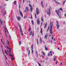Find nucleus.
<instances>
[{"mask_svg":"<svg viewBox=\"0 0 66 66\" xmlns=\"http://www.w3.org/2000/svg\"><path fill=\"white\" fill-rule=\"evenodd\" d=\"M6 4H5L4 5V6H6Z\"/></svg>","mask_w":66,"mask_h":66,"instance_id":"58","label":"nucleus"},{"mask_svg":"<svg viewBox=\"0 0 66 66\" xmlns=\"http://www.w3.org/2000/svg\"><path fill=\"white\" fill-rule=\"evenodd\" d=\"M45 49L46 50H48V48H47V47L46 45H45Z\"/></svg>","mask_w":66,"mask_h":66,"instance_id":"20","label":"nucleus"},{"mask_svg":"<svg viewBox=\"0 0 66 66\" xmlns=\"http://www.w3.org/2000/svg\"><path fill=\"white\" fill-rule=\"evenodd\" d=\"M42 42H43L44 44H45V42L44 41H42Z\"/></svg>","mask_w":66,"mask_h":66,"instance_id":"49","label":"nucleus"},{"mask_svg":"<svg viewBox=\"0 0 66 66\" xmlns=\"http://www.w3.org/2000/svg\"><path fill=\"white\" fill-rule=\"evenodd\" d=\"M18 24L20 28V32L21 33V35L22 36H23V32H22V29L21 28V26L20 24L18 23Z\"/></svg>","mask_w":66,"mask_h":66,"instance_id":"2","label":"nucleus"},{"mask_svg":"<svg viewBox=\"0 0 66 66\" xmlns=\"http://www.w3.org/2000/svg\"><path fill=\"white\" fill-rule=\"evenodd\" d=\"M1 48H2V51H3V54L4 55V52H3V48H2V46H1Z\"/></svg>","mask_w":66,"mask_h":66,"instance_id":"23","label":"nucleus"},{"mask_svg":"<svg viewBox=\"0 0 66 66\" xmlns=\"http://www.w3.org/2000/svg\"><path fill=\"white\" fill-rule=\"evenodd\" d=\"M62 64H63V63H61V65H62Z\"/></svg>","mask_w":66,"mask_h":66,"instance_id":"60","label":"nucleus"},{"mask_svg":"<svg viewBox=\"0 0 66 66\" xmlns=\"http://www.w3.org/2000/svg\"><path fill=\"white\" fill-rule=\"evenodd\" d=\"M41 5H43V1H42L41 2Z\"/></svg>","mask_w":66,"mask_h":66,"instance_id":"36","label":"nucleus"},{"mask_svg":"<svg viewBox=\"0 0 66 66\" xmlns=\"http://www.w3.org/2000/svg\"><path fill=\"white\" fill-rule=\"evenodd\" d=\"M24 19H25V18H27V16L26 15V16H24Z\"/></svg>","mask_w":66,"mask_h":66,"instance_id":"42","label":"nucleus"},{"mask_svg":"<svg viewBox=\"0 0 66 66\" xmlns=\"http://www.w3.org/2000/svg\"><path fill=\"white\" fill-rule=\"evenodd\" d=\"M55 12L58 15L59 18L60 19H61V18H62V17L61 16H60V14L61 13V12H60V10H59V9H58V10H55Z\"/></svg>","mask_w":66,"mask_h":66,"instance_id":"3","label":"nucleus"},{"mask_svg":"<svg viewBox=\"0 0 66 66\" xmlns=\"http://www.w3.org/2000/svg\"><path fill=\"white\" fill-rule=\"evenodd\" d=\"M48 56H50V52H49L48 54Z\"/></svg>","mask_w":66,"mask_h":66,"instance_id":"41","label":"nucleus"},{"mask_svg":"<svg viewBox=\"0 0 66 66\" xmlns=\"http://www.w3.org/2000/svg\"><path fill=\"white\" fill-rule=\"evenodd\" d=\"M40 33L42 34V35H43V30H42V28H41V30L40 31Z\"/></svg>","mask_w":66,"mask_h":66,"instance_id":"18","label":"nucleus"},{"mask_svg":"<svg viewBox=\"0 0 66 66\" xmlns=\"http://www.w3.org/2000/svg\"><path fill=\"white\" fill-rule=\"evenodd\" d=\"M37 45H38V40L37 39Z\"/></svg>","mask_w":66,"mask_h":66,"instance_id":"46","label":"nucleus"},{"mask_svg":"<svg viewBox=\"0 0 66 66\" xmlns=\"http://www.w3.org/2000/svg\"><path fill=\"white\" fill-rule=\"evenodd\" d=\"M26 10L27 12H28L29 11V10L28 9V8L27 7H26V9L25 10V13H26Z\"/></svg>","mask_w":66,"mask_h":66,"instance_id":"13","label":"nucleus"},{"mask_svg":"<svg viewBox=\"0 0 66 66\" xmlns=\"http://www.w3.org/2000/svg\"><path fill=\"white\" fill-rule=\"evenodd\" d=\"M40 41L41 43L42 42V38L40 37Z\"/></svg>","mask_w":66,"mask_h":66,"instance_id":"40","label":"nucleus"},{"mask_svg":"<svg viewBox=\"0 0 66 66\" xmlns=\"http://www.w3.org/2000/svg\"><path fill=\"white\" fill-rule=\"evenodd\" d=\"M52 29L50 28V33L51 34H53V32H52Z\"/></svg>","mask_w":66,"mask_h":66,"instance_id":"10","label":"nucleus"},{"mask_svg":"<svg viewBox=\"0 0 66 66\" xmlns=\"http://www.w3.org/2000/svg\"><path fill=\"white\" fill-rule=\"evenodd\" d=\"M47 22H46L45 23V25L44 27V29H46V26H47Z\"/></svg>","mask_w":66,"mask_h":66,"instance_id":"21","label":"nucleus"},{"mask_svg":"<svg viewBox=\"0 0 66 66\" xmlns=\"http://www.w3.org/2000/svg\"><path fill=\"white\" fill-rule=\"evenodd\" d=\"M38 8H36V12L37 14V15H39V11H38Z\"/></svg>","mask_w":66,"mask_h":66,"instance_id":"9","label":"nucleus"},{"mask_svg":"<svg viewBox=\"0 0 66 66\" xmlns=\"http://www.w3.org/2000/svg\"><path fill=\"white\" fill-rule=\"evenodd\" d=\"M56 56H55V58L54 59V61H55V60H56Z\"/></svg>","mask_w":66,"mask_h":66,"instance_id":"28","label":"nucleus"},{"mask_svg":"<svg viewBox=\"0 0 66 66\" xmlns=\"http://www.w3.org/2000/svg\"><path fill=\"white\" fill-rule=\"evenodd\" d=\"M6 47L7 48L6 49L7 52H8V53H9V52L10 53V54H9V55L10 57H11V59L12 61L14 60V58L13 57V55L11 54V48H9L8 46H6Z\"/></svg>","mask_w":66,"mask_h":66,"instance_id":"1","label":"nucleus"},{"mask_svg":"<svg viewBox=\"0 0 66 66\" xmlns=\"http://www.w3.org/2000/svg\"><path fill=\"white\" fill-rule=\"evenodd\" d=\"M0 22H1L2 25L3 23V21H2L1 19H0Z\"/></svg>","mask_w":66,"mask_h":66,"instance_id":"19","label":"nucleus"},{"mask_svg":"<svg viewBox=\"0 0 66 66\" xmlns=\"http://www.w3.org/2000/svg\"><path fill=\"white\" fill-rule=\"evenodd\" d=\"M31 22L33 25H34V22H33V20H32Z\"/></svg>","mask_w":66,"mask_h":66,"instance_id":"30","label":"nucleus"},{"mask_svg":"<svg viewBox=\"0 0 66 66\" xmlns=\"http://www.w3.org/2000/svg\"><path fill=\"white\" fill-rule=\"evenodd\" d=\"M32 36H34V31H33Z\"/></svg>","mask_w":66,"mask_h":66,"instance_id":"47","label":"nucleus"},{"mask_svg":"<svg viewBox=\"0 0 66 66\" xmlns=\"http://www.w3.org/2000/svg\"><path fill=\"white\" fill-rule=\"evenodd\" d=\"M29 5L30 7H31L30 8L31 12H32V6L31 5V4H29Z\"/></svg>","mask_w":66,"mask_h":66,"instance_id":"15","label":"nucleus"},{"mask_svg":"<svg viewBox=\"0 0 66 66\" xmlns=\"http://www.w3.org/2000/svg\"><path fill=\"white\" fill-rule=\"evenodd\" d=\"M19 11L20 13V15L22 17H23V14H22V12H21V11H20V9H19Z\"/></svg>","mask_w":66,"mask_h":66,"instance_id":"7","label":"nucleus"},{"mask_svg":"<svg viewBox=\"0 0 66 66\" xmlns=\"http://www.w3.org/2000/svg\"><path fill=\"white\" fill-rule=\"evenodd\" d=\"M26 48H27L26 50H28L29 49V47H27Z\"/></svg>","mask_w":66,"mask_h":66,"instance_id":"44","label":"nucleus"},{"mask_svg":"<svg viewBox=\"0 0 66 66\" xmlns=\"http://www.w3.org/2000/svg\"><path fill=\"white\" fill-rule=\"evenodd\" d=\"M60 11H63V9H62V8H60Z\"/></svg>","mask_w":66,"mask_h":66,"instance_id":"33","label":"nucleus"},{"mask_svg":"<svg viewBox=\"0 0 66 66\" xmlns=\"http://www.w3.org/2000/svg\"><path fill=\"white\" fill-rule=\"evenodd\" d=\"M42 62H43V63H44V62H45V61H42Z\"/></svg>","mask_w":66,"mask_h":66,"instance_id":"63","label":"nucleus"},{"mask_svg":"<svg viewBox=\"0 0 66 66\" xmlns=\"http://www.w3.org/2000/svg\"><path fill=\"white\" fill-rule=\"evenodd\" d=\"M56 4H60L61 5V4H60V3H59V2H55Z\"/></svg>","mask_w":66,"mask_h":66,"instance_id":"27","label":"nucleus"},{"mask_svg":"<svg viewBox=\"0 0 66 66\" xmlns=\"http://www.w3.org/2000/svg\"><path fill=\"white\" fill-rule=\"evenodd\" d=\"M28 2H29V3H31V1H28Z\"/></svg>","mask_w":66,"mask_h":66,"instance_id":"59","label":"nucleus"},{"mask_svg":"<svg viewBox=\"0 0 66 66\" xmlns=\"http://www.w3.org/2000/svg\"><path fill=\"white\" fill-rule=\"evenodd\" d=\"M35 18H36V14H35Z\"/></svg>","mask_w":66,"mask_h":66,"instance_id":"52","label":"nucleus"},{"mask_svg":"<svg viewBox=\"0 0 66 66\" xmlns=\"http://www.w3.org/2000/svg\"><path fill=\"white\" fill-rule=\"evenodd\" d=\"M53 22H50V29H52V28H53Z\"/></svg>","mask_w":66,"mask_h":66,"instance_id":"6","label":"nucleus"},{"mask_svg":"<svg viewBox=\"0 0 66 66\" xmlns=\"http://www.w3.org/2000/svg\"><path fill=\"white\" fill-rule=\"evenodd\" d=\"M5 57L6 60H7V58L6 57V55H5Z\"/></svg>","mask_w":66,"mask_h":66,"instance_id":"57","label":"nucleus"},{"mask_svg":"<svg viewBox=\"0 0 66 66\" xmlns=\"http://www.w3.org/2000/svg\"><path fill=\"white\" fill-rule=\"evenodd\" d=\"M41 20L42 21H44V20L43 19V17H41Z\"/></svg>","mask_w":66,"mask_h":66,"instance_id":"34","label":"nucleus"},{"mask_svg":"<svg viewBox=\"0 0 66 66\" xmlns=\"http://www.w3.org/2000/svg\"><path fill=\"white\" fill-rule=\"evenodd\" d=\"M37 22L38 25H39L40 24V20L39 19H37Z\"/></svg>","mask_w":66,"mask_h":66,"instance_id":"8","label":"nucleus"},{"mask_svg":"<svg viewBox=\"0 0 66 66\" xmlns=\"http://www.w3.org/2000/svg\"><path fill=\"white\" fill-rule=\"evenodd\" d=\"M64 16L65 17V18H66V14H65L64 15Z\"/></svg>","mask_w":66,"mask_h":66,"instance_id":"56","label":"nucleus"},{"mask_svg":"<svg viewBox=\"0 0 66 66\" xmlns=\"http://www.w3.org/2000/svg\"><path fill=\"white\" fill-rule=\"evenodd\" d=\"M31 31V27L30 26H29V31L30 32Z\"/></svg>","mask_w":66,"mask_h":66,"instance_id":"35","label":"nucleus"},{"mask_svg":"<svg viewBox=\"0 0 66 66\" xmlns=\"http://www.w3.org/2000/svg\"><path fill=\"white\" fill-rule=\"evenodd\" d=\"M57 24H56V26L57 27V29H59V27H60V25L59 24V22L57 21H56Z\"/></svg>","mask_w":66,"mask_h":66,"instance_id":"5","label":"nucleus"},{"mask_svg":"<svg viewBox=\"0 0 66 66\" xmlns=\"http://www.w3.org/2000/svg\"><path fill=\"white\" fill-rule=\"evenodd\" d=\"M32 34V31H31L30 32V34H29V35L30 36H31Z\"/></svg>","mask_w":66,"mask_h":66,"instance_id":"22","label":"nucleus"},{"mask_svg":"<svg viewBox=\"0 0 66 66\" xmlns=\"http://www.w3.org/2000/svg\"><path fill=\"white\" fill-rule=\"evenodd\" d=\"M4 29H5V33L6 32V26H5L4 27Z\"/></svg>","mask_w":66,"mask_h":66,"instance_id":"24","label":"nucleus"},{"mask_svg":"<svg viewBox=\"0 0 66 66\" xmlns=\"http://www.w3.org/2000/svg\"><path fill=\"white\" fill-rule=\"evenodd\" d=\"M33 44H32V45H31V50H32V53H33Z\"/></svg>","mask_w":66,"mask_h":66,"instance_id":"14","label":"nucleus"},{"mask_svg":"<svg viewBox=\"0 0 66 66\" xmlns=\"http://www.w3.org/2000/svg\"><path fill=\"white\" fill-rule=\"evenodd\" d=\"M54 41H55V39H54Z\"/></svg>","mask_w":66,"mask_h":66,"instance_id":"64","label":"nucleus"},{"mask_svg":"<svg viewBox=\"0 0 66 66\" xmlns=\"http://www.w3.org/2000/svg\"><path fill=\"white\" fill-rule=\"evenodd\" d=\"M21 41H20L19 42V45H21Z\"/></svg>","mask_w":66,"mask_h":66,"instance_id":"38","label":"nucleus"},{"mask_svg":"<svg viewBox=\"0 0 66 66\" xmlns=\"http://www.w3.org/2000/svg\"><path fill=\"white\" fill-rule=\"evenodd\" d=\"M16 16L18 20V21H20V17L19 16H17V15H16Z\"/></svg>","mask_w":66,"mask_h":66,"instance_id":"16","label":"nucleus"},{"mask_svg":"<svg viewBox=\"0 0 66 66\" xmlns=\"http://www.w3.org/2000/svg\"><path fill=\"white\" fill-rule=\"evenodd\" d=\"M2 7V6H0V9H1Z\"/></svg>","mask_w":66,"mask_h":66,"instance_id":"54","label":"nucleus"},{"mask_svg":"<svg viewBox=\"0 0 66 66\" xmlns=\"http://www.w3.org/2000/svg\"><path fill=\"white\" fill-rule=\"evenodd\" d=\"M50 53L51 56H52V51H50Z\"/></svg>","mask_w":66,"mask_h":66,"instance_id":"32","label":"nucleus"},{"mask_svg":"<svg viewBox=\"0 0 66 66\" xmlns=\"http://www.w3.org/2000/svg\"><path fill=\"white\" fill-rule=\"evenodd\" d=\"M48 34L47 33V34H46L44 37L46 39L47 38V36H48Z\"/></svg>","mask_w":66,"mask_h":66,"instance_id":"17","label":"nucleus"},{"mask_svg":"<svg viewBox=\"0 0 66 66\" xmlns=\"http://www.w3.org/2000/svg\"><path fill=\"white\" fill-rule=\"evenodd\" d=\"M1 41L2 43V44H3V41H2V39H1Z\"/></svg>","mask_w":66,"mask_h":66,"instance_id":"50","label":"nucleus"},{"mask_svg":"<svg viewBox=\"0 0 66 66\" xmlns=\"http://www.w3.org/2000/svg\"><path fill=\"white\" fill-rule=\"evenodd\" d=\"M16 2L17 1H15L14 2V5H16Z\"/></svg>","mask_w":66,"mask_h":66,"instance_id":"25","label":"nucleus"},{"mask_svg":"<svg viewBox=\"0 0 66 66\" xmlns=\"http://www.w3.org/2000/svg\"><path fill=\"white\" fill-rule=\"evenodd\" d=\"M31 19H32V14H31Z\"/></svg>","mask_w":66,"mask_h":66,"instance_id":"53","label":"nucleus"},{"mask_svg":"<svg viewBox=\"0 0 66 66\" xmlns=\"http://www.w3.org/2000/svg\"><path fill=\"white\" fill-rule=\"evenodd\" d=\"M52 39H53V37L52 36Z\"/></svg>","mask_w":66,"mask_h":66,"instance_id":"61","label":"nucleus"},{"mask_svg":"<svg viewBox=\"0 0 66 66\" xmlns=\"http://www.w3.org/2000/svg\"><path fill=\"white\" fill-rule=\"evenodd\" d=\"M5 53L6 54H7V55H8V54H7V52H6V50H5Z\"/></svg>","mask_w":66,"mask_h":66,"instance_id":"31","label":"nucleus"},{"mask_svg":"<svg viewBox=\"0 0 66 66\" xmlns=\"http://www.w3.org/2000/svg\"><path fill=\"white\" fill-rule=\"evenodd\" d=\"M6 44L9 47H10V45L9 44V42L8 41V40H7Z\"/></svg>","mask_w":66,"mask_h":66,"instance_id":"12","label":"nucleus"},{"mask_svg":"<svg viewBox=\"0 0 66 66\" xmlns=\"http://www.w3.org/2000/svg\"><path fill=\"white\" fill-rule=\"evenodd\" d=\"M38 64L39 66H41V65H40V64L38 62Z\"/></svg>","mask_w":66,"mask_h":66,"instance_id":"37","label":"nucleus"},{"mask_svg":"<svg viewBox=\"0 0 66 66\" xmlns=\"http://www.w3.org/2000/svg\"><path fill=\"white\" fill-rule=\"evenodd\" d=\"M49 29V27H48V28L47 29V32H48Z\"/></svg>","mask_w":66,"mask_h":66,"instance_id":"39","label":"nucleus"},{"mask_svg":"<svg viewBox=\"0 0 66 66\" xmlns=\"http://www.w3.org/2000/svg\"><path fill=\"white\" fill-rule=\"evenodd\" d=\"M4 13L5 14H5H6V11H5L4 12Z\"/></svg>","mask_w":66,"mask_h":66,"instance_id":"51","label":"nucleus"},{"mask_svg":"<svg viewBox=\"0 0 66 66\" xmlns=\"http://www.w3.org/2000/svg\"><path fill=\"white\" fill-rule=\"evenodd\" d=\"M27 52H28V55H30V50H26Z\"/></svg>","mask_w":66,"mask_h":66,"instance_id":"11","label":"nucleus"},{"mask_svg":"<svg viewBox=\"0 0 66 66\" xmlns=\"http://www.w3.org/2000/svg\"><path fill=\"white\" fill-rule=\"evenodd\" d=\"M51 35H49V37H50V36H51Z\"/></svg>","mask_w":66,"mask_h":66,"instance_id":"62","label":"nucleus"},{"mask_svg":"<svg viewBox=\"0 0 66 66\" xmlns=\"http://www.w3.org/2000/svg\"><path fill=\"white\" fill-rule=\"evenodd\" d=\"M65 2H66V0H65V1H64L63 3V5H64L65 4Z\"/></svg>","mask_w":66,"mask_h":66,"instance_id":"29","label":"nucleus"},{"mask_svg":"<svg viewBox=\"0 0 66 66\" xmlns=\"http://www.w3.org/2000/svg\"><path fill=\"white\" fill-rule=\"evenodd\" d=\"M42 53H43V55H44V56H45V54L43 52V51H42Z\"/></svg>","mask_w":66,"mask_h":66,"instance_id":"26","label":"nucleus"},{"mask_svg":"<svg viewBox=\"0 0 66 66\" xmlns=\"http://www.w3.org/2000/svg\"><path fill=\"white\" fill-rule=\"evenodd\" d=\"M6 30H7V31L8 33H9V31H8V30H7V28H6Z\"/></svg>","mask_w":66,"mask_h":66,"instance_id":"43","label":"nucleus"},{"mask_svg":"<svg viewBox=\"0 0 66 66\" xmlns=\"http://www.w3.org/2000/svg\"><path fill=\"white\" fill-rule=\"evenodd\" d=\"M5 35H6V38H7V35H6V34H5Z\"/></svg>","mask_w":66,"mask_h":66,"instance_id":"55","label":"nucleus"},{"mask_svg":"<svg viewBox=\"0 0 66 66\" xmlns=\"http://www.w3.org/2000/svg\"><path fill=\"white\" fill-rule=\"evenodd\" d=\"M36 53L37 54V56L38 55V53H37V51H36Z\"/></svg>","mask_w":66,"mask_h":66,"instance_id":"48","label":"nucleus"},{"mask_svg":"<svg viewBox=\"0 0 66 66\" xmlns=\"http://www.w3.org/2000/svg\"><path fill=\"white\" fill-rule=\"evenodd\" d=\"M51 7L50 6V8L48 9H48L47 12V15H48V16H50V15L51 14Z\"/></svg>","mask_w":66,"mask_h":66,"instance_id":"4","label":"nucleus"},{"mask_svg":"<svg viewBox=\"0 0 66 66\" xmlns=\"http://www.w3.org/2000/svg\"><path fill=\"white\" fill-rule=\"evenodd\" d=\"M20 7H21V6H20V5L19 4V8H20Z\"/></svg>","mask_w":66,"mask_h":66,"instance_id":"45","label":"nucleus"}]
</instances>
